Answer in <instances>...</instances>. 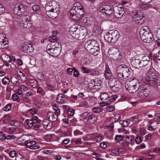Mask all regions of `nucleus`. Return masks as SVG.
Instances as JSON below:
<instances>
[{"mask_svg":"<svg viewBox=\"0 0 160 160\" xmlns=\"http://www.w3.org/2000/svg\"><path fill=\"white\" fill-rule=\"evenodd\" d=\"M87 30L83 27L74 24L69 28V33L73 37L79 40L84 38L87 34Z\"/></svg>","mask_w":160,"mask_h":160,"instance_id":"nucleus-1","label":"nucleus"},{"mask_svg":"<svg viewBox=\"0 0 160 160\" xmlns=\"http://www.w3.org/2000/svg\"><path fill=\"white\" fill-rule=\"evenodd\" d=\"M83 8L81 4L76 2L70 11L71 18L75 20H79L83 15Z\"/></svg>","mask_w":160,"mask_h":160,"instance_id":"nucleus-2","label":"nucleus"},{"mask_svg":"<svg viewBox=\"0 0 160 160\" xmlns=\"http://www.w3.org/2000/svg\"><path fill=\"white\" fill-rule=\"evenodd\" d=\"M131 17L133 23L135 25H141L145 20V17L143 13L140 10H134L131 14Z\"/></svg>","mask_w":160,"mask_h":160,"instance_id":"nucleus-3","label":"nucleus"},{"mask_svg":"<svg viewBox=\"0 0 160 160\" xmlns=\"http://www.w3.org/2000/svg\"><path fill=\"white\" fill-rule=\"evenodd\" d=\"M139 34L141 39L143 42L148 43L152 42L153 36L148 27L143 26L142 27Z\"/></svg>","mask_w":160,"mask_h":160,"instance_id":"nucleus-4","label":"nucleus"},{"mask_svg":"<svg viewBox=\"0 0 160 160\" xmlns=\"http://www.w3.org/2000/svg\"><path fill=\"white\" fill-rule=\"evenodd\" d=\"M116 73L118 79L122 80L129 76L130 71L126 66L121 65L117 68Z\"/></svg>","mask_w":160,"mask_h":160,"instance_id":"nucleus-5","label":"nucleus"},{"mask_svg":"<svg viewBox=\"0 0 160 160\" xmlns=\"http://www.w3.org/2000/svg\"><path fill=\"white\" fill-rule=\"evenodd\" d=\"M120 37L119 32L116 30H110L107 32L104 36V38L107 42L116 43L118 41Z\"/></svg>","mask_w":160,"mask_h":160,"instance_id":"nucleus-6","label":"nucleus"},{"mask_svg":"<svg viewBox=\"0 0 160 160\" xmlns=\"http://www.w3.org/2000/svg\"><path fill=\"white\" fill-rule=\"evenodd\" d=\"M140 87L139 82L136 79H133L129 82L126 83L125 85L126 89L131 93L136 92Z\"/></svg>","mask_w":160,"mask_h":160,"instance_id":"nucleus-7","label":"nucleus"},{"mask_svg":"<svg viewBox=\"0 0 160 160\" xmlns=\"http://www.w3.org/2000/svg\"><path fill=\"white\" fill-rule=\"evenodd\" d=\"M108 57L111 59L119 61L122 58L121 52L117 48H111L108 50Z\"/></svg>","mask_w":160,"mask_h":160,"instance_id":"nucleus-8","label":"nucleus"},{"mask_svg":"<svg viewBox=\"0 0 160 160\" xmlns=\"http://www.w3.org/2000/svg\"><path fill=\"white\" fill-rule=\"evenodd\" d=\"M19 22L20 26L23 28H30L32 26V20L28 15L21 17Z\"/></svg>","mask_w":160,"mask_h":160,"instance_id":"nucleus-9","label":"nucleus"},{"mask_svg":"<svg viewBox=\"0 0 160 160\" xmlns=\"http://www.w3.org/2000/svg\"><path fill=\"white\" fill-rule=\"evenodd\" d=\"M157 72L153 68L149 69L147 73L146 80L148 83L150 85L152 83H154L153 81L156 78Z\"/></svg>","mask_w":160,"mask_h":160,"instance_id":"nucleus-10","label":"nucleus"},{"mask_svg":"<svg viewBox=\"0 0 160 160\" xmlns=\"http://www.w3.org/2000/svg\"><path fill=\"white\" fill-rule=\"evenodd\" d=\"M84 46L86 49L88 51V50L95 47H99V45L97 39H92L86 41L85 42Z\"/></svg>","mask_w":160,"mask_h":160,"instance_id":"nucleus-11","label":"nucleus"},{"mask_svg":"<svg viewBox=\"0 0 160 160\" xmlns=\"http://www.w3.org/2000/svg\"><path fill=\"white\" fill-rule=\"evenodd\" d=\"M49 9L56 11H59V5L58 2L55 1H50L47 3L46 7V10Z\"/></svg>","mask_w":160,"mask_h":160,"instance_id":"nucleus-12","label":"nucleus"},{"mask_svg":"<svg viewBox=\"0 0 160 160\" xmlns=\"http://www.w3.org/2000/svg\"><path fill=\"white\" fill-rule=\"evenodd\" d=\"M149 91L146 88L140 87L138 89L137 96L142 99L146 98L148 96Z\"/></svg>","mask_w":160,"mask_h":160,"instance_id":"nucleus-13","label":"nucleus"},{"mask_svg":"<svg viewBox=\"0 0 160 160\" xmlns=\"http://www.w3.org/2000/svg\"><path fill=\"white\" fill-rule=\"evenodd\" d=\"M113 11L114 15L117 18H121L124 13L123 8L120 6V5L117 6V4L114 5Z\"/></svg>","mask_w":160,"mask_h":160,"instance_id":"nucleus-14","label":"nucleus"},{"mask_svg":"<svg viewBox=\"0 0 160 160\" xmlns=\"http://www.w3.org/2000/svg\"><path fill=\"white\" fill-rule=\"evenodd\" d=\"M21 48L22 51L24 53L29 54L32 52L33 50V47L32 45L28 43L22 44Z\"/></svg>","mask_w":160,"mask_h":160,"instance_id":"nucleus-15","label":"nucleus"},{"mask_svg":"<svg viewBox=\"0 0 160 160\" xmlns=\"http://www.w3.org/2000/svg\"><path fill=\"white\" fill-rule=\"evenodd\" d=\"M99 10L101 12L105 13L108 16L112 15L113 12L111 8L108 5H102L100 7Z\"/></svg>","mask_w":160,"mask_h":160,"instance_id":"nucleus-16","label":"nucleus"},{"mask_svg":"<svg viewBox=\"0 0 160 160\" xmlns=\"http://www.w3.org/2000/svg\"><path fill=\"white\" fill-rule=\"evenodd\" d=\"M24 6L21 4H17L14 9V13L18 15L22 14L25 11Z\"/></svg>","mask_w":160,"mask_h":160,"instance_id":"nucleus-17","label":"nucleus"},{"mask_svg":"<svg viewBox=\"0 0 160 160\" xmlns=\"http://www.w3.org/2000/svg\"><path fill=\"white\" fill-rule=\"evenodd\" d=\"M28 137V136L26 135H22L19 138V142L24 143L26 146L29 148V145H32L33 144H31L32 142L34 141H31L30 140H27V138Z\"/></svg>","mask_w":160,"mask_h":160,"instance_id":"nucleus-18","label":"nucleus"},{"mask_svg":"<svg viewBox=\"0 0 160 160\" xmlns=\"http://www.w3.org/2000/svg\"><path fill=\"white\" fill-rule=\"evenodd\" d=\"M46 14L50 18H56L58 16L59 11H56L54 10L49 9L46 10Z\"/></svg>","mask_w":160,"mask_h":160,"instance_id":"nucleus-19","label":"nucleus"},{"mask_svg":"<svg viewBox=\"0 0 160 160\" xmlns=\"http://www.w3.org/2000/svg\"><path fill=\"white\" fill-rule=\"evenodd\" d=\"M47 52L51 56L56 57L58 56L60 53L59 48H56L52 50L48 51Z\"/></svg>","mask_w":160,"mask_h":160,"instance_id":"nucleus-20","label":"nucleus"},{"mask_svg":"<svg viewBox=\"0 0 160 160\" xmlns=\"http://www.w3.org/2000/svg\"><path fill=\"white\" fill-rule=\"evenodd\" d=\"M61 44L58 42H50L47 46V51L49 50H52L56 48H59L61 47Z\"/></svg>","mask_w":160,"mask_h":160,"instance_id":"nucleus-21","label":"nucleus"},{"mask_svg":"<svg viewBox=\"0 0 160 160\" xmlns=\"http://www.w3.org/2000/svg\"><path fill=\"white\" fill-rule=\"evenodd\" d=\"M47 117L50 121L55 122L57 120L58 117L54 112L49 111L47 113Z\"/></svg>","mask_w":160,"mask_h":160,"instance_id":"nucleus-22","label":"nucleus"},{"mask_svg":"<svg viewBox=\"0 0 160 160\" xmlns=\"http://www.w3.org/2000/svg\"><path fill=\"white\" fill-rule=\"evenodd\" d=\"M104 76L106 79L111 78L112 74L108 65H106L105 71Z\"/></svg>","mask_w":160,"mask_h":160,"instance_id":"nucleus-23","label":"nucleus"},{"mask_svg":"<svg viewBox=\"0 0 160 160\" xmlns=\"http://www.w3.org/2000/svg\"><path fill=\"white\" fill-rule=\"evenodd\" d=\"M93 21V18L91 16L88 17H86L82 21L83 24L85 26H87L91 25Z\"/></svg>","mask_w":160,"mask_h":160,"instance_id":"nucleus-24","label":"nucleus"},{"mask_svg":"<svg viewBox=\"0 0 160 160\" xmlns=\"http://www.w3.org/2000/svg\"><path fill=\"white\" fill-rule=\"evenodd\" d=\"M140 60L138 59H136V58H132L131 61V65L134 67L138 68H139L140 66L139 63Z\"/></svg>","mask_w":160,"mask_h":160,"instance_id":"nucleus-25","label":"nucleus"},{"mask_svg":"<svg viewBox=\"0 0 160 160\" xmlns=\"http://www.w3.org/2000/svg\"><path fill=\"white\" fill-rule=\"evenodd\" d=\"M99 47H95L91 49L88 50L90 53L94 56L97 55L99 53Z\"/></svg>","mask_w":160,"mask_h":160,"instance_id":"nucleus-26","label":"nucleus"},{"mask_svg":"<svg viewBox=\"0 0 160 160\" xmlns=\"http://www.w3.org/2000/svg\"><path fill=\"white\" fill-rule=\"evenodd\" d=\"M66 98L64 95L63 94H60L58 95L57 98V100L58 102L63 103L65 101Z\"/></svg>","mask_w":160,"mask_h":160,"instance_id":"nucleus-27","label":"nucleus"},{"mask_svg":"<svg viewBox=\"0 0 160 160\" xmlns=\"http://www.w3.org/2000/svg\"><path fill=\"white\" fill-rule=\"evenodd\" d=\"M116 84L112 86V89L115 92H118L121 88V85L119 81H116Z\"/></svg>","mask_w":160,"mask_h":160,"instance_id":"nucleus-28","label":"nucleus"},{"mask_svg":"<svg viewBox=\"0 0 160 160\" xmlns=\"http://www.w3.org/2000/svg\"><path fill=\"white\" fill-rule=\"evenodd\" d=\"M29 85L33 88H38V83L34 79H30L28 81Z\"/></svg>","mask_w":160,"mask_h":160,"instance_id":"nucleus-29","label":"nucleus"},{"mask_svg":"<svg viewBox=\"0 0 160 160\" xmlns=\"http://www.w3.org/2000/svg\"><path fill=\"white\" fill-rule=\"evenodd\" d=\"M97 120L96 117L94 115L90 113L88 119V121L90 123L92 124L94 123Z\"/></svg>","mask_w":160,"mask_h":160,"instance_id":"nucleus-30","label":"nucleus"},{"mask_svg":"<svg viewBox=\"0 0 160 160\" xmlns=\"http://www.w3.org/2000/svg\"><path fill=\"white\" fill-rule=\"evenodd\" d=\"M100 97L101 100L102 101L106 100V102H108V98L109 95L106 93H101L100 95Z\"/></svg>","mask_w":160,"mask_h":160,"instance_id":"nucleus-31","label":"nucleus"},{"mask_svg":"<svg viewBox=\"0 0 160 160\" xmlns=\"http://www.w3.org/2000/svg\"><path fill=\"white\" fill-rule=\"evenodd\" d=\"M43 125L44 127L48 129H50L52 127V123L47 120L43 121Z\"/></svg>","mask_w":160,"mask_h":160,"instance_id":"nucleus-32","label":"nucleus"},{"mask_svg":"<svg viewBox=\"0 0 160 160\" xmlns=\"http://www.w3.org/2000/svg\"><path fill=\"white\" fill-rule=\"evenodd\" d=\"M154 83H152L151 85L152 86H156L157 85H160V76H158L157 78H155L153 81Z\"/></svg>","mask_w":160,"mask_h":160,"instance_id":"nucleus-33","label":"nucleus"},{"mask_svg":"<svg viewBox=\"0 0 160 160\" xmlns=\"http://www.w3.org/2000/svg\"><path fill=\"white\" fill-rule=\"evenodd\" d=\"M122 150L121 148H115L112 150V152L114 154H118L121 153Z\"/></svg>","mask_w":160,"mask_h":160,"instance_id":"nucleus-34","label":"nucleus"},{"mask_svg":"<svg viewBox=\"0 0 160 160\" xmlns=\"http://www.w3.org/2000/svg\"><path fill=\"white\" fill-rule=\"evenodd\" d=\"M8 43L7 40L5 39L4 41L1 42L0 43V48L4 49L7 47L8 46Z\"/></svg>","mask_w":160,"mask_h":160,"instance_id":"nucleus-35","label":"nucleus"},{"mask_svg":"<svg viewBox=\"0 0 160 160\" xmlns=\"http://www.w3.org/2000/svg\"><path fill=\"white\" fill-rule=\"evenodd\" d=\"M120 118V115L119 114H116L112 118L111 120L112 122H115L119 120Z\"/></svg>","mask_w":160,"mask_h":160,"instance_id":"nucleus-36","label":"nucleus"},{"mask_svg":"<svg viewBox=\"0 0 160 160\" xmlns=\"http://www.w3.org/2000/svg\"><path fill=\"white\" fill-rule=\"evenodd\" d=\"M147 2L145 4H143L141 6V8L144 10L148 9L152 7V5Z\"/></svg>","mask_w":160,"mask_h":160,"instance_id":"nucleus-37","label":"nucleus"},{"mask_svg":"<svg viewBox=\"0 0 160 160\" xmlns=\"http://www.w3.org/2000/svg\"><path fill=\"white\" fill-rule=\"evenodd\" d=\"M37 76L38 79L40 80H47V79L45 78L44 74L42 72H38L37 75Z\"/></svg>","mask_w":160,"mask_h":160,"instance_id":"nucleus-38","label":"nucleus"},{"mask_svg":"<svg viewBox=\"0 0 160 160\" xmlns=\"http://www.w3.org/2000/svg\"><path fill=\"white\" fill-rule=\"evenodd\" d=\"M94 31L98 34L102 33V32L101 28L98 26H95L94 28Z\"/></svg>","mask_w":160,"mask_h":160,"instance_id":"nucleus-39","label":"nucleus"},{"mask_svg":"<svg viewBox=\"0 0 160 160\" xmlns=\"http://www.w3.org/2000/svg\"><path fill=\"white\" fill-rule=\"evenodd\" d=\"M134 139L133 137L131 136H127L126 138V141L128 143H131L132 141Z\"/></svg>","mask_w":160,"mask_h":160,"instance_id":"nucleus-40","label":"nucleus"},{"mask_svg":"<svg viewBox=\"0 0 160 160\" xmlns=\"http://www.w3.org/2000/svg\"><path fill=\"white\" fill-rule=\"evenodd\" d=\"M92 111L95 113H99L103 111V109L101 108L94 107L92 109Z\"/></svg>","mask_w":160,"mask_h":160,"instance_id":"nucleus-41","label":"nucleus"},{"mask_svg":"<svg viewBox=\"0 0 160 160\" xmlns=\"http://www.w3.org/2000/svg\"><path fill=\"white\" fill-rule=\"evenodd\" d=\"M32 9L34 12H40V10L39 6L37 5H34L32 7Z\"/></svg>","mask_w":160,"mask_h":160,"instance_id":"nucleus-42","label":"nucleus"},{"mask_svg":"<svg viewBox=\"0 0 160 160\" xmlns=\"http://www.w3.org/2000/svg\"><path fill=\"white\" fill-rule=\"evenodd\" d=\"M11 117L9 114H7L4 115L3 118V120L4 122H7L11 119Z\"/></svg>","mask_w":160,"mask_h":160,"instance_id":"nucleus-43","label":"nucleus"},{"mask_svg":"<svg viewBox=\"0 0 160 160\" xmlns=\"http://www.w3.org/2000/svg\"><path fill=\"white\" fill-rule=\"evenodd\" d=\"M12 105L11 103H9L3 108V110L5 111H9L11 109Z\"/></svg>","mask_w":160,"mask_h":160,"instance_id":"nucleus-44","label":"nucleus"},{"mask_svg":"<svg viewBox=\"0 0 160 160\" xmlns=\"http://www.w3.org/2000/svg\"><path fill=\"white\" fill-rule=\"evenodd\" d=\"M117 97L118 96L116 95H111V96L109 95L108 102H110V103L111 102L115 101Z\"/></svg>","mask_w":160,"mask_h":160,"instance_id":"nucleus-45","label":"nucleus"},{"mask_svg":"<svg viewBox=\"0 0 160 160\" xmlns=\"http://www.w3.org/2000/svg\"><path fill=\"white\" fill-rule=\"evenodd\" d=\"M91 74L92 75L98 76L100 74V72L97 69H94L91 70Z\"/></svg>","mask_w":160,"mask_h":160,"instance_id":"nucleus-46","label":"nucleus"},{"mask_svg":"<svg viewBox=\"0 0 160 160\" xmlns=\"http://www.w3.org/2000/svg\"><path fill=\"white\" fill-rule=\"evenodd\" d=\"M33 144L32 145H29V148L32 149H37L38 148V146L36 144V142H32V143Z\"/></svg>","mask_w":160,"mask_h":160,"instance_id":"nucleus-47","label":"nucleus"},{"mask_svg":"<svg viewBox=\"0 0 160 160\" xmlns=\"http://www.w3.org/2000/svg\"><path fill=\"white\" fill-rule=\"evenodd\" d=\"M81 69L82 72L84 73H89L91 72V70L90 69L87 67H83Z\"/></svg>","mask_w":160,"mask_h":160,"instance_id":"nucleus-48","label":"nucleus"},{"mask_svg":"<svg viewBox=\"0 0 160 160\" xmlns=\"http://www.w3.org/2000/svg\"><path fill=\"white\" fill-rule=\"evenodd\" d=\"M2 82L4 85L8 84L10 82V79L8 78H4L2 79Z\"/></svg>","mask_w":160,"mask_h":160,"instance_id":"nucleus-49","label":"nucleus"},{"mask_svg":"<svg viewBox=\"0 0 160 160\" xmlns=\"http://www.w3.org/2000/svg\"><path fill=\"white\" fill-rule=\"evenodd\" d=\"M12 98L13 100L14 101H19L20 100V98L18 95L16 93L12 95Z\"/></svg>","mask_w":160,"mask_h":160,"instance_id":"nucleus-50","label":"nucleus"},{"mask_svg":"<svg viewBox=\"0 0 160 160\" xmlns=\"http://www.w3.org/2000/svg\"><path fill=\"white\" fill-rule=\"evenodd\" d=\"M90 114V113H89L88 112H85L82 114V117L84 119H88Z\"/></svg>","mask_w":160,"mask_h":160,"instance_id":"nucleus-51","label":"nucleus"},{"mask_svg":"<svg viewBox=\"0 0 160 160\" xmlns=\"http://www.w3.org/2000/svg\"><path fill=\"white\" fill-rule=\"evenodd\" d=\"M106 110L109 112L113 111L115 109V108L113 105L108 106L106 107Z\"/></svg>","mask_w":160,"mask_h":160,"instance_id":"nucleus-52","label":"nucleus"},{"mask_svg":"<svg viewBox=\"0 0 160 160\" xmlns=\"http://www.w3.org/2000/svg\"><path fill=\"white\" fill-rule=\"evenodd\" d=\"M52 139V135L47 134L45 136V139L47 142L51 141Z\"/></svg>","mask_w":160,"mask_h":160,"instance_id":"nucleus-53","label":"nucleus"},{"mask_svg":"<svg viewBox=\"0 0 160 160\" xmlns=\"http://www.w3.org/2000/svg\"><path fill=\"white\" fill-rule=\"evenodd\" d=\"M48 39L51 42H56V38L55 36H50L48 38Z\"/></svg>","mask_w":160,"mask_h":160,"instance_id":"nucleus-54","label":"nucleus"},{"mask_svg":"<svg viewBox=\"0 0 160 160\" xmlns=\"http://www.w3.org/2000/svg\"><path fill=\"white\" fill-rule=\"evenodd\" d=\"M93 82H94V86H99L102 82L101 81L98 79H95Z\"/></svg>","mask_w":160,"mask_h":160,"instance_id":"nucleus-55","label":"nucleus"},{"mask_svg":"<svg viewBox=\"0 0 160 160\" xmlns=\"http://www.w3.org/2000/svg\"><path fill=\"white\" fill-rule=\"evenodd\" d=\"M148 63L147 62V61L145 62L144 61H143L142 60H140L139 68L145 67L148 64Z\"/></svg>","mask_w":160,"mask_h":160,"instance_id":"nucleus-56","label":"nucleus"},{"mask_svg":"<svg viewBox=\"0 0 160 160\" xmlns=\"http://www.w3.org/2000/svg\"><path fill=\"white\" fill-rule=\"evenodd\" d=\"M18 75L19 77L22 79V80H25L26 79V77L21 71H19L18 73Z\"/></svg>","mask_w":160,"mask_h":160,"instance_id":"nucleus-57","label":"nucleus"},{"mask_svg":"<svg viewBox=\"0 0 160 160\" xmlns=\"http://www.w3.org/2000/svg\"><path fill=\"white\" fill-rule=\"evenodd\" d=\"M27 123L29 127H32L34 125V123H35V122L33 120L30 119L27 120Z\"/></svg>","mask_w":160,"mask_h":160,"instance_id":"nucleus-58","label":"nucleus"},{"mask_svg":"<svg viewBox=\"0 0 160 160\" xmlns=\"http://www.w3.org/2000/svg\"><path fill=\"white\" fill-rule=\"evenodd\" d=\"M16 160H25L23 156L21 154H17L16 157Z\"/></svg>","mask_w":160,"mask_h":160,"instance_id":"nucleus-59","label":"nucleus"},{"mask_svg":"<svg viewBox=\"0 0 160 160\" xmlns=\"http://www.w3.org/2000/svg\"><path fill=\"white\" fill-rule=\"evenodd\" d=\"M150 60V58L147 55H145L143 56L141 60L144 61L145 62L147 61V62L148 63Z\"/></svg>","mask_w":160,"mask_h":160,"instance_id":"nucleus-60","label":"nucleus"},{"mask_svg":"<svg viewBox=\"0 0 160 160\" xmlns=\"http://www.w3.org/2000/svg\"><path fill=\"white\" fill-rule=\"evenodd\" d=\"M74 110L72 108H69L68 110V114L70 116H72L74 114Z\"/></svg>","mask_w":160,"mask_h":160,"instance_id":"nucleus-61","label":"nucleus"},{"mask_svg":"<svg viewBox=\"0 0 160 160\" xmlns=\"http://www.w3.org/2000/svg\"><path fill=\"white\" fill-rule=\"evenodd\" d=\"M28 111L32 115L35 114L37 112V110L34 108H32L28 110Z\"/></svg>","mask_w":160,"mask_h":160,"instance_id":"nucleus-62","label":"nucleus"},{"mask_svg":"<svg viewBox=\"0 0 160 160\" xmlns=\"http://www.w3.org/2000/svg\"><path fill=\"white\" fill-rule=\"evenodd\" d=\"M123 137L121 135H118L116 136L115 138V140L118 142H119L122 140Z\"/></svg>","mask_w":160,"mask_h":160,"instance_id":"nucleus-63","label":"nucleus"},{"mask_svg":"<svg viewBox=\"0 0 160 160\" xmlns=\"http://www.w3.org/2000/svg\"><path fill=\"white\" fill-rule=\"evenodd\" d=\"M154 120L155 121H160V114L157 113L154 116Z\"/></svg>","mask_w":160,"mask_h":160,"instance_id":"nucleus-64","label":"nucleus"}]
</instances>
